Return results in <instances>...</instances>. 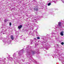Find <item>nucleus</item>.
Segmentation results:
<instances>
[{
    "label": "nucleus",
    "mask_w": 64,
    "mask_h": 64,
    "mask_svg": "<svg viewBox=\"0 0 64 64\" xmlns=\"http://www.w3.org/2000/svg\"><path fill=\"white\" fill-rule=\"evenodd\" d=\"M26 49L27 51H26V55L28 58H29V60H31L32 61H33V62H35L36 63H37V61L35 60H34L33 58L32 57L31 54H34L35 53H36V52L34 50H32L31 49V46H28L26 47Z\"/></svg>",
    "instance_id": "f257e3e1"
},
{
    "label": "nucleus",
    "mask_w": 64,
    "mask_h": 64,
    "mask_svg": "<svg viewBox=\"0 0 64 64\" xmlns=\"http://www.w3.org/2000/svg\"><path fill=\"white\" fill-rule=\"evenodd\" d=\"M23 52H24L23 49H22V50H20L19 52H18L19 55L20 56H21V55H22V54L23 53Z\"/></svg>",
    "instance_id": "f03ea898"
},
{
    "label": "nucleus",
    "mask_w": 64,
    "mask_h": 64,
    "mask_svg": "<svg viewBox=\"0 0 64 64\" xmlns=\"http://www.w3.org/2000/svg\"><path fill=\"white\" fill-rule=\"evenodd\" d=\"M58 28H61L62 26H61V22H58Z\"/></svg>",
    "instance_id": "7ed1b4c3"
},
{
    "label": "nucleus",
    "mask_w": 64,
    "mask_h": 64,
    "mask_svg": "<svg viewBox=\"0 0 64 64\" xmlns=\"http://www.w3.org/2000/svg\"><path fill=\"white\" fill-rule=\"evenodd\" d=\"M38 6H36L35 8H34V10H35V11H38Z\"/></svg>",
    "instance_id": "20e7f679"
},
{
    "label": "nucleus",
    "mask_w": 64,
    "mask_h": 64,
    "mask_svg": "<svg viewBox=\"0 0 64 64\" xmlns=\"http://www.w3.org/2000/svg\"><path fill=\"white\" fill-rule=\"evenodd\" d=\"M32 21L33 22H36V23H38L36 21V19H32Z\"/></svg>",
    "instance_id": "39448f33"
},
{
    "label": "nucleus",
    "mask_w": 64,
    "mask_h": 64,
    "mask_svg": "<svg viewBox=\"0 0 64 64\" xmlns=\"http://www.w3.org/2000/svg\"><path fill=\"white\" fill-rule=\"evenodd\" d=\"M46 47L47 48H49L50 47V45L48 44H46Z\"/></svg>",
    "instance_id": "423d86ee"
},
{
    "label": "nucleus",
    "mask_w": 64,
    "mask_h": 64,
    "mask_svg": "<svg viewBox=\"0 0 64 64\" xmlns=\"http://www.w3.org/2000/svg\"><path fill=\"white\" fill-rule=\"evenodd\" d=\"M11 38L12 40H13L14 39V38L13 36L12 35L11 36Z\"/></svg>",
    "instance_id": "0eeeda50"
},
{
    "label": "nucleus",
    "mask_w": 64,
    "mask_h": 64,
    "mask_svg": "<svg viewBox=\"0 0 64 64\" xmlns=\"http://www.w3.org/2000/svg\"><path fill=\"white\" fill-rule=\"evenodd\" d=\"M8 60H13V58L11 57H10V58H8Z\"/></svg>",
    "instance_id": "6e6552de"
},
{
    "label": "nucleus",
    "mask_w": 64,
    "mask_h": 64,
    "mask_svg": "<svg viewBox=\"0 0 64 64\" xmlns=\"http://www.w3.org/2000/svg\"><path fill=\"white\" fill-rule=\"evenodd\" d=\"M22 25H20L18 26V28L19 29H20V28H22Z\"/></svg>",
    "instance_id": "1a4fd4ad"
},
{
    "label": "nucleus",
    "mask_w": 64,
    "mask_h": 64,
    "mask_svg": "<svg viewBox=\"0 0 64 64\" xmlns=\"http://www.w3.org/2000/svg\"><path fill=\"white\" fill-rule=\"evenodd\" d=\"M60 35H61V36H63V32L62 31L61 32H60Z\"/></svg>",
    "instance_id": "9d476101"
},
{
    "label": "nucleus",
    "mask_w": 64,
    "mask_h": 64,
    "mask_svg": "<svg viewBox=\"0 0 64 64\" xmlns=\"http://www.w3.org/2000/svg\"><path fill=\"white\" fill-rule=\"evenodd\" d=\"M13 56L14 58H16V54H15V53H14Z\"/></svg>",
    "instance_id": "9b49d317"
},
{
    "label": "nucleus",
    "mask_w": 64,
    "mask_h": 64,
    "mask_svg": "<svg viewBox=\"0 0 64 64\" xmlns=\"http://www.w3.org/2000/svg\"><path fill=\"white\" fill-rule=\"evenodd\" d=\"M8 44H10L11 43V40H8Z\"/></svg>",
    "instance_id": "f8f14e48"
},
{
    "label": "nucleus",
    "mask_w": 64,
    "mask_h": 64,
    "mask_svg": "<svg viewBox=\"0 0 64 64\" xmlns=\"http://www.w3.org/2000/svg\"><path fill=\"white\" fill-rule=\"evenodd\" d=\"M31 42L30 44H32V42H33V40H31Z\"/></svg>",
    "instance_id": "ddd939ff"
},
{
    "label": "nucleus",
    "mask_w": 64,
    "mask_h": 64,
    "mask_svg": "<svg viewBox=\"0 0 64 64\" xmlns=\"http://www.w3.org/2000/svg\"><path fill=\"white\" fill-rule=\"evenodd\" d=\"M51 5V3L50 2L48 4V6H50Z\"/></svg>",
    "instance_id": "4468645a"
},
{
    "label": "nucleus",
    "mask_w": 64,
    "mask_h": 64,
    "mask_svg": "<svg viewBox=\"0 0 64 64\" xmlns=\"http://www.w3.org/2000/svg\"><path fill=\"white\" fill-rule=\"evenodd\" d=\"M62 64H64V60H63V61H62Z\"/></svg>",
    "instance_id": "2eb2a0df"
},
{
    "label": "nucleus",
    "mask_w": 64,
    "mask_h": 64,
    "mask_svg": "<svg viewBox=\"0 0 64 64\" xmlns=\"http://www.w3.org/2000/svg\"><path fill=\"white\" fill-rule=\"evenodd\" d=\"M41 18V17H40L39 16H38L37 17V19H40V18Z\"/></svg>",
    "instance_id": "dca6fc26"
},
{
    "label": "nucleus",
    "mask_w": 64,
    "mask_h": 64,
    "mask_svg": "<svg viewBox=\"0 0 64 64\" xmlns=\"http://www.w3.org/2000/svg\"><path fill=\"white\" fill-rule=\"evenodd\" d=\"M7 21H8V20H7L6 19H5L4 20V22H6Z\"/></svg>",
    "instance_id": "f3484780"
},
{
    "label": "nucleus",
    "mask_w": 64,
    "mask_h": 64,
    "mask_svg": "<svg viewBox=\"0 0 64 64\" xmlns=\"http://www.w3.org/2000/svg\"><path fill=\"white\" fill-rule=\"evenodd\" d=\"M61 44H62V45H64V42H62L61 43Z\"/></svg>",
    "instance_id": "a211bd4d"
},
{
    "label": "nucleus",
    "mask_w": 64,
    "mask_h": 64,
    "mask_svg": "<svg viewBox=\"0 0 64 64\" xmlns=\"http://www.w3.org/2000/svg\"><path fill=\"white\" fill-rule=\"evenodd\" d=\"M10 26H11V25H12V24H11V22H10Z\"/></svg>",
    "instance_id": "6ab92c4d"
},
{
    "label": "nucleus",
    "mask_w": 64,
    "mask_h": 64,
    "mask_svg": "<svg viewBox=\"0 0 64 64\" xmlns=\"http://www.w3.org/2000/svg\"><path fill=\"white\" fill-rule=\"evenodd\" d=\"M37 39H40V37H37Z\"/></svg>",
    "instance_id": "aec40b11"
},
{
    "label": "nucleus",
    "mask_w": 64,
    "mask_h": 64,
    "mask_svg": "<svg viewBox=\"0 0 64 64\" xmlns=\"http://www.w3.org/2000/svg\"><path fill=\"white\" fill-rule=\"evenodd\" d=\"M17 33H18V32H16L15 33V34H16L17 35V34H18Z\"/></svg>",
    "instance_id": "412c9836"
},
{
    "label": "nucleus",
    "mask_w": 64,
    "mask_h": 64,
    "mask_svg": "<svg viewBox=\"0 0 64 64\" xmlns=\"http://www.w3.org/2000/svg\"><path fill=\"white\" fill-rule=\"evenodd\" d=\"M34 26H35V27H37V24H35Z\"/></svg>",
    "instance_id": "4be33fe9"
},
{
    "label": "nucleus",
    "mask_w": 64,
    "mask_h": 64,
    "mask_svg": "<svg viewBox=\"0 0 64 64\" xmlns=\"http://www.w3.org/2000/svg\"><path fill=\"white\" fill-rule=\"evenodd\" d=\"M0 40H2V38L1 37V38H0Z\"/></svg>",
    "instance_id": "5701e85b"
},
{
    "label": "nucleus",
    "mask_w": 64,
    "mask_h": 64,
    "mask_svg": "<svg viewBox=\"0 0 64 64\" xmlns=\"http://www.w3.org/2000/svg\"><path fill=\"white\" fill-rule=\"evenodd\" d=\"M52 35H53L54 34V32H52Z\"/></svg>",
    "instance_id": "b1692460"
},
{
    "label": "nucleus",
    "mask_w": 64,
    "mask_h": 64,
    "mask_svg": "<svg viewBox=\"0 0 64 64\" xmlns=\"http://www.w3.org/2000/svg\"><path fill=\"white\" fill-rule=\"evenodd\" d=\"M33 1H34V2H36V0H33Z\"/></svg>",
    "instance_id": "393cba45"
},
{
    "label": "nucleus",
    "mask_w": 64,
    "mask_h": 64,
    "mask_svg": "<svg viewBox=\"0 0 64 64\" xmlns=\"http://www.w3.org/2000/svg\"><path fill=\"white\" fill-rule=\"evenodd\" d=\"M62 2L63 3H64V2L63 1H62Z\"/></svg>",
    "instance_id": "a878e982"
},
{
    "label": "nucleus",
    "mask_w": 64,
    "mask_h": 64,
    "mask_svg": "<svg viewBox=\"0 0 64 64\" xmlns=\"http://www.w3.org/2000/svg\"><path fill=\"white\" fill-rule=\"evenodd\" d=\"M23 39H24V40H25V38H24V39L23 38Z\"/></svg>",
    "instance_id": "bb28decb"
},
{
    "label": "nucleus",
    "mask_w": 64,
    "mask_h": 64,
    "mask_svg": "<svg viewBox=\"0 0 64 64\" xmlns=\"http://www.w3.org/2000/svg\"><path fill=\"white\" fill-rule=\"evenodd\" d=\"M56 10H58V9H56Z\"/></svg>",
    "instance_id": "cd10ccee"
},
{
    "label": "nucleus",
    "mask_w": 64,
    "mask_h": 64,
    "mask_svg": "<svg viewBox=\"0 0 64 64\" xmlns=\"http://www.w3.org/2000/svg\"><path fill=\"white\" fill-rule=\"evenodd\" d=\"M4 59H5V60H6V58H4Z\"/></svg>",
    "instance_id": "c85d7f7f"
},
{
    "label": "nucleus",
    "mask_w": 64,
    "mask_h": 64,
    "mask_svg": "<svg viewBox=\"0 0 64 64\" xmlns=\"http://www.w3.org/2000/svg\"><path fill=\"white\" fill-rule=\"evenodd\" d=\"M46 49L47 50V48H46Z\"/></svg>",
    "instance_id": "c756f323"
},
{
    "label": "nucleus",
    "mask_w": 64,
    "mask_h": 64,
    "mask_svg": "<svg viewBox=\"0 0 64 64\" xmlns=\"http://www.w3.org/2000/svg\"><path fill=\"white\" fill-rule=\"evenodd\" d=\"M23 61H24H24H23Z\"/></svg>",
    "instance_id": "7c9ffc66"
},
{
    "label": "nucleus",
    "mask_w": 64,
    "mask_h": 64,
    "mask_svg": "<svg viewBox=\"0 0 64 64\" xmlns=\"http://www.w3.org/2000/svg\"><path fill=\"white\" fill-rule=\"evenodd\" d=\"M23 61H24H24H23Z\"/></svg>",
    "instance_id": "2f4dec72"
}]
</instances>
